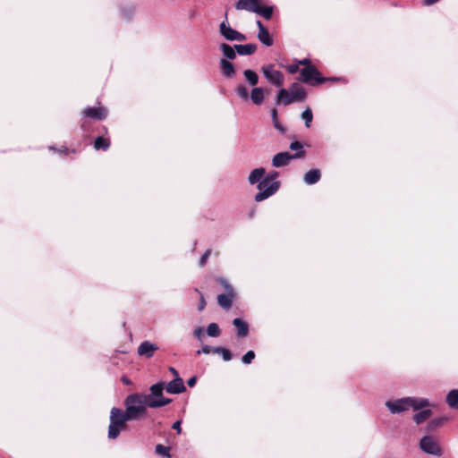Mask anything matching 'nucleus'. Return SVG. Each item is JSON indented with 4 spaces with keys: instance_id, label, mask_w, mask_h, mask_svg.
I'll list each match as a JSON object with an SVG mask.
<instances>
[{
    "instance_id": "nucleus-1",
    "label": "nucleus",
    "mask_w": 458,
    "mask_h": 458,
    "mask_svg": "<svg viewBox=\"0 0 458 458\" xmlns=\"http://www.w3.org/2000/svg\"><path fill=\"white\" fill-rule=\"evenodd\" d=\"M429 405V401L426 398H418L413 396L403 397L393 401H386V406L392 414H399L412 408L413 411L424 409Z\"/></svg>"
},
{
    "instance_id": "nucleus-2",
    "label": "nucleus",
    "mask_w": 458,
    "mask_h": 458,
    "mask_svg": "<svg viewBox=\"0 0 458 458\" xmlns=\"http://www.w3.org/2000/svg\"><path fill=\"white\" fill-rule=\"evenodd\" d=\"M148 402L143 393L129 394L124 400L126 413L133 420H139L144 416L148 406Z\"/></svg>"
},
{
    "instance_id": "nucleus-3",
    "label": "nucleus",
    "mask_w": 458,
    "mask_h": 458,
    "mask_svg": "<svg viewBox=\"0 0 458 458\" xmlns=\"http://www.w3.org/2000/svg\"><path fill=\"white\" fill-rule=\"evenodd\" d=\"M133 420L125 411L114 407L110 411V424L107 437L109 439H116L120 433L127 428V421Z\"/></svg>"
},
{
    "instance_id": "nucleus-4",
    "label": "nucleus",
    "mask_w": 458,
    "mask_h": 458,
    "mask_svg": "<svg viewBox=\"0 0 458 458\" xmlns=\"http://www.w3.org/2000/svg\"><path fill=\"white\" fill-rule=\"evenodd\" d=\"M277 176L278 173L276 171H271L266 176L264 175V178L257 186L259 192L254 198L257 202L267 199L278 191L280 183L276 181Z\"/></svg>"
},
{
    "instance_id": "nucleus-5",
    "label": "nucleus",
    "mask_w": 458,
    "mask_h": 458,
    "mask_svg": "<svg viewBox=\"0 0 458 458\" xmlns=\"http://www.w3.org/2000/svg\"><path fill=\"white\" fill-rule=\"evenodd\" d=\"M165 382H157L149 387V394H145V396L149 403V408L156 409L163 407L172 402L171 398L165 397L163 394L164 389H165Z\"/></svg>"
},
{
    "instance_id": "nucleus-6",
    "label": "nucleus",
    "mask_w": 458,
    "mask_h": 458,
    "mask_svg": "<svg viewBox=\"0 0 458 458\" xmlns=\"http://www.w3.org/2000/svg\"><path fill=\"white\" fill-rule=\"evenodd\" d=\"M298 80L303 83L310 84L311 86H316L322 84L327 81H336L337 78H325L322 77L320 72L314 65H310L302 68L300 71V77Z\"/></svg>"
},
{
    "instance_id": "nucleus-7",
    "label": "nucleus",
    "mask_w": 458,
    "mask_h": 458,
    "mask_svg": "<svg viewBox=\"0 0 458 458\" xmlns=\"http://www.w3.org/2000/svg\"><path fill=\"white\" fill-rule=\"evenodd\" d=\"M420 448L422 452L435 455L441 456L443 454L440 445L436 437L433 436H424L420 440Z\"/></svg>"
},
{
    "instance_id": "nucleus-8",
    "label": "nucleus",
    "mask_w": 458,
    "mask_h": 458,
    "mask_svg": "<svg viewBox=\"0 0 458 458\" xmlns=\"http://www.w3.org/2000/svg\"><path fill=\"white\" fill-rule=\"evenodd\" d=\"M219 32L221 36L229 41H243L246 39V36L236 30L233 29L227 21V15L225 19L219 25Z\"/></svg>"
},
{
    "instance_id": "nucleus-9",
    "label": "nucleus",
    "mask_w": 458,
    "mask_h": 458,
    "mask_svg": "<svg viewBox=\"0 0 458 458\" xmlns=\"http://www.w3.org/2000/svg\"><path fill=\"white\" fill-rule=\"evenodd\" d=\"M261 72L265 79L275 87H281L284 84V74L282 72L276 70L274 64H267L262 66Z\"/></svg>"
},
{
    "instance_id": "nucleus-10",
    "label": "nucleus",
    "mask_w": 458,
    "mask_h": 458,
    "mask_svg": "<svg viewBox=\"0 0 458 458\" xmlns=\"http://www.w3.org/2000/svg\"><path fill=\"white\" fill-rule=\"evenodd\" d=\"M299 154H290L289 152H279L276 154L272 158V166L274 167H283L286 166L290 164L293 159H298Z\"/></svg>"
},
{
    "instance_id": "nucleus-11",
    "label": "nucleus",
    "mask_w": 458,
    "mask_h": 458,
    "mask_svg": "<svg viewBox=\"0 0 458 458\" xmlns=\"http://www.w3.org/2000/svg\"><path fill=\"white\" fill-rule=\"evenodd\" d=\"M83 116L86 118H91L98 121H102L107 116V110L103 106H87L84 108Z\"/></svg>"
},
{
    "instance_id": "nucleus-12",
    "label": "nucleus",
    "mask_w": 458,
    "mask_h": 458,
    "mask_svg": "<svg viewBox=\"0 0 458 458\" xmlns=\"http://www.w3.org/2000/svg\"><path fill=\"white\" fill-rule=\"evenodd\" d=\"M165 386L166 392L171 394H179L186 391V387L182 377L174 378Z\"/></svg>"
},
{
    "instance_id": "nucleus-13",
    "label": "nucleus",
    "mask_w": 458,
    "mask_h": 458,
    "mask_svg": "<svg viewBox=\"0 0 458 458\" xmlns=\"http://www.w3.org/2000/svg\"><path fill=\"white\" fill-rule=\"evenodd\" d=\"M257 26L259 28L258 38L259 40L267 47H271L274 43L273 38L270 35L268 30L258 20Z\"/></svg>"
},
{
    "instance_id": "nucleus-14",
    "label": "nucleus",
    "mask_w": 458,
    "mask_h": 458,
    "mask_svg": "<svg viewBox=\"0 0 458 458\" xmlns=\"http://www.w3.org/2000/svg\"><path fill=\"white\" fill-rule=\"evenodd\" d=\"M158 346L149 341L142 342L138 347V354L148 359L152 358Z\"/></svg>"
},
{
    "instance_id": "nucleus-15",
    "label": "nucleus",
    "mask_w": 458,
    "mask_h": 458,
    "mask_svg": "<svg viewBox=\"0 0 458 458\" xmlns=\"http://www.w3.org/2000/svg\"><path fill=\"white\" fill-rule=\"evenodd\" d=\"M219 67L223 77L226 79H233L234 77L235 68L230 61L226 59H220Z\"/></svg>"
},
{
    "instance_id": "nucleus-16",
    "label": "nucleus",
    "mask_w": 458,
    "mask_h": 458,
    "mask_svg": "<svg viewBox=\"0 0 458 458\" xmlns=\"http://www.w3.org/2000/svg\"><path fill=\"white\" fill-rule=\"evenodd\" d=\"M297 102H302L306 98V91L303 87L294 82L291 85L288 90Z\"/></svg>"
},
{
    "instance_id": "nucleus-17",
    "label": "nucleus",
    "mask_w": 458,
    "mask_h": 458,
    "mask_svg": "<svg viewBox=\"0 0 458 458\" xmlns=\"http://www.w3.org/2000/svg\"><path fill=\"white\" fill-rule=\"evenodd\" d=\"M293 102H297L293 96L285 89L282 88L276 96V103L283 104L284 106H288Z\"/></svg>"
},
{
    "instance_id": "nucleus-18",
    "label": "nucleus",
    "mask_w": 458,
    "mask_h": 458,
    "mask_svg": "<svg viewBox=\"0 0 458 458\" xmlns=\"http://www.w3.org/2000/svg\"><path fill=\"white\" fill-rule=\"evenodd\" d=\"M265 90L261 87H254L250 94V99L256 106H260L264 102Z\"/></svg>"
},
{
    "instance_id": "nucleus-19",
    "label": "nucleus",
    "mask_w": 458,
    "mask_h": 458,
    "mask_svg": "<svg viewBox=\"0 0 458 458\" xmlns=\"http://www.w3.org/2000/svg\"><path fill=\"white\" fill-rule=\"evenodd\" d=\"M321 178L320 170L318 168L310 169L308 171L304 176L303 181L308 185H313L317 183Z\"/></svg>"
},
{
    "instance_id": "nucleus-20",
    "label": "nucleus",
    "mask_w": 458,
    "mask_h": 458,
    "mask_svg": "<svg viewBox=\"0 0 458 458\" xmlns=\"http://www.w3.org/2000/svg\"><path fill=\"white\" fill-rule=\"evenodd\" d=\"M233 325L237 328V336L239 338L244 337L248 335L249 326L248 324L240 318H236L233 320Z\"/></svg>"
},
{
    "instance_id": "nucleus-21",
    "label": "nucleus",
    "mask_w": 458,
    "mask_h": 458,
    "mask_svg": "<svg viewBox=\"0 0 458 458\" xmlns=\"http://www.w3.org/2000/svg\"><path fill=\"white\" fill-rule=\"evenodd\" d=\"M448 420L446 416L434 418L427 424L426 431L428 433L435 431L437 428L442 427Z\"/></svg>"
},
{
    "instance_id": "nucleus-22",
    "label": "nucleus",
    "mask_w": 458,
    "mask_h": 458,
    "mask_svg": "<svg viewBox=\"0 0 458 458\" xmlns=\"http://www.w3.org/2000/svg\"><path fill=\"white\" fill-rule=\"evenodd\" d=\"M234 48L240 55H250L257 50L256 44L234 45Z\"/></svg>"
},
{
    "instance_id": "nucleus-23",
    "label": "nucleus",
    "mask_w": 458,
    "mask_h": 458,
    "mask_svg": "<svg viewBox=\"0 0 458 458\" xmlns=\"http://www.w3.org/2000/svg\"><path fill=\"white\" fill-rule=\"evenodd\" d=\"M219 49L223 53V55L225 57L224 59L230 61V60H234L236 58L237 52H236L234 47H233L232 46L228 45L226 43H222L219 46Z\"/></svg>"
},
{
    "instance_id": "nucleus-24",
    "label": "nucleus",
    "mask_w": 458,
    "mask_h": 458,
    "mask_svg": "<svg viewBox=\"0 0 458 458\" xmlns=\"http://www.w3.org/2000/svg\"><path fill=\"white\" fill-rule=\"evenodd\" d=\"M266 174V170L263 167L256 168L252 170L248 177V181L250 184L259 183V182L264 178Z\"/></svg>"
},
{
    "instance_id": "nucleus-25",
    "label": "nucleus",
    "mask_w": 458,
    "mask_h": 458,
    "mask_svg": "<svg viewBox=\"0 0 458 458\" xmlns=\"http://www.w3.org/2000/svg\"><path fill=\"white\" fill-rule=\"evenodd\" d=\"M274 6H263L259 4L254 8V13L258 15L262 16L266 20H270L273 15Z\"/></svg>"
},
{
    "instance_id": "nucleus-26",
    "label": "nucleus",
    "mask_w": 458,
    "mask_h": 458,
    "mask_svg": "<svg viewBox=\"0 0 458 458\" xmlns=\"http://www.w3.org/2000/svg\"><path fill=\"white\" fill-rule=\"evenodd\" d=\"M432 415V411L429 409H424L416 412L413 415V420L416 424L420 425L423 423L426 420H428Z\"/></svg>"
},
{
    "instance_id": "nucleus-27",
    "label": "nucleus",
    "mask_w": 458,
    "mask_h": 458,
    "mask_svg": "<svg viewBox=\"0 0 458 458\" xmlns=\"http://www.w3.org/2000/svg\"><path fill=\"white\" fill-rule=\"evenodd\" d=\"M217 301L222 308L229 310L233 304V295L225 293L219 294L217 296Z\"/></svg>"
},
{
    "instance_id": "nucleus-28",
    "label": "nucleus",
    "mask_w": 458,
    "mask_h": 458,
    "mask_svg": "<svg viewBox=\"0 0 458 458\" xmlns=\"http://www.w3.org/2000/svg\"><path fill=\"white\" fill-rule=\"evenodd\" d=\"M446 403L451 408L458 409V389H453L447 394Z\"/></svg>"
},
{
    "instance_id": "nucleus-29",
    "label": "nucleus",
    "mask_w": 458,
    "mask_h": 458,
    "mask_svg": "<svg viewBox=\"0 0 458 458\" xmlns=\"http://www.w3.org/2000/svg\"><path fill=\"white\" fill-rule=\"evenodd\" d=\"M110 147V140L106 138H104L102 136L97 137L94 141V148L97 150L102 149V150H107Z\"/></svg>"
},
{
    "instance_id": "nucleus-30",
    "label": "nucleus",
    "mask_w": 458,
    "mask_h": 458,
    "mask_svg": "<svg viewBox=\"0 0 458 458\" xmlns=\"http://www.w3.org/2000/svg\"><path fill=\"white\" fill-rule=\"evenodd\" d=\"M243 75L250 85L255 86L259 82V76L256 72L247 69L243 72Z\"/></svg>"
},
{
    "instance_id": "nucleus-31",
    "label": "nucleus",
    "mask_w": 458,
    "mask_h": 458,
    "mask_svg": "<svg viewBox=\"0 0 458 458\" xmlns=\"http://www.w3.org/2000/svg\"><path fill=\"white\" fill-rule=\"evenodd\" d=\"M213 353L220 354L225 361H229L232 360V352L230 350L225 347H215L213 348Z\"/></svg>"
},
{
    "instance_id": "nucleus-32",
    "label": "nucleus",
    "mask_w": 458,
    "mask_h": 458,
    "mask_svg": "<svg viewBox=\"0 0 458 458\" xmlns=\"http://www.w3.org/2000/svg\"><path fill=\"white\" fill-rule=\"evenodd\" d=\"M271 118L273 122L274 127L278 130L282 134H284L286 131L285 127H284L278 121L277 117V110L276 108H273L271 111Z\"/></svg>"
},
{
    "instance_id": "nucleus-33",
    "label": "nucleus",
    "mask_w": 458,
    "mask_h": 458,
    "mask_svg": "<svg viewBox=\"0 0 458 458\" xmlns=\"http://www.w3.org/2000/svg\"><path fill=\"white\" fill-rule=\"evenodd\" d=\"M289 148L291 150L295 151L294 154L301 153L300 156L298 157V158H302L306 154V152L303 148L302 143L298 140H294V141L291 142Z\"/></svg>"
},
{
    "instance_id": "nucleus-34",
    "label": "nucleus",
    "mask_w": 458,
    "mask_h": 458,
    "mask_svg": "<svg viewBox=\"0 0 458 458\" xmlns=\"http://www.w3.org/2000/svg\"><path fill=\"white\" fill-rule=\"evenodd\" d=\"M255 7L256 6H252L249 0H238L235 4V8L237 10H244L254 13Z\"/></svg>"
},
{
    "instance_id": "nucleus-35",
    "label": "nucleus",
    "mask_w": 458,
    "mask_h": 458,
    "mask_svg": "<svg viewBox=\"0 0 458 458\" xmlns=\"http://www.w3.org/2000/svg\"><path fill=\"white\" fill-rule=\"evenodd\" d=\"M235 93L243 101H247L250 98L248 89L242 84H240L235 88Z\"/></svg>"
},
{
    "instance_id": "nucleus-36",
    "label": "nucleus",
    "mask_w": 458,
    "mask_h": 458,
    "mask_svg": "<svg viewBox=\"0 0 458 458\" xmlns=\"http://www.w3.org/2000/svg\"><path fill=\"white\" fill-rule=\"evenodd\" d=\"M121 16L125 20H129L132 17L135 13V7L132 5H125L121 8Z\"/></svg>"
},
{
    "instance_id": "nucleus-37",
    "label": "nucleus",
    "mask_w": 458,
    "mask_h": 458,
    "mask_svg": "<svg viewBox=\"0 0 458 458\" xmlns=\"http://www.w3.org/2000/svg\"><path fill=\"white\" fill-rule=\"evenodd\" d=\"M207 334L210 337H217L220 335L221 331L216 323H210L207 327Z\"/></svg>"
},
{
    "instance_id": "nucleus-38",
    "label": "nucleus",
    "mask_w": 458,
    "mask_h": 458,
    "mask_svg": "<svg viewBox=\"0 0 458 458\" xmlns=\"http://www.w3.org/2000/svg\"><path fill=\"white\" fill-rule=\"evenodd\" d=\"M301 118L305 122V126L307 128L310 127L312 119H313V114L310 107H307L302 113H301Z\"/></svg>"
},
{
    "instance_id": "nucleus-39",
    "label": "nucleus",
    "mask_w": 458,
    "mask_h": 458,
    "mask_svg": "<svg viewBox=\"0 0 458 458\" xmlns=\"http://www.w3.org/2000/svg\"><path fill=\"white\" fill-rule=\"evenodd\" d=\"M155 452L159 454V455H162L164 457H170V451H169V448L161 445V444H158L156 445L155 447Z\"/></svg>"
},
{
    "instance_id": "nucleus-40",
    "label": "nucleus",
    "mask_w": 458,
    "mask_h": 458,
    "mask_svg": "<svg viewBox=\"0 0 458 458\" xmlns=\"http://www.w3.org/2000/svg\"><path fill=\"white\" fill-rule=\"evenodd\" d=\"M255 358V352L253 351H248L242 358L244 364H250Z\"/></svg>"
},
{
    "instance_id": "nucleus-41",
    "label": "nucleus",
    "mask_w": 458,
    "mask_h": 458,
    "mask_svg": "<svg viewBox=\"0 0 458 458\" xmlns=\"http://www.w3.org/2000/svg\"><path fill=\"white\" fill-rule=\"evenodd\" d=\"M211 254V250H207L203 255L201 256L200 259H199V266L200 267H203L206 265L209 256Z\"/></svg>"
},
{
    "instance_id": "nucleus-42",
    "label": "nucleus",
    "mask_w": 458,
    "mask_h": 458,
    "mask_svg": "<svg viewBox=\"0 0 458 458\" xmlns=\"http://www.w3.org/2000/svg\"><path fill=\"white\" fill-rule=\"evenodd\" d=\"M213 348L214 347H211L209 345H203L202 348L200 350H198L196 353L197 355H199L201 353L209 354L210 352H213Z\"/></svg>"
},
{
    "instance_id": "nucleus-43",
    "label": "nucleus",
    "mask_w": 458,
    "mask_h": 458,
    "mask_svg": "<svg viewBox=\"0 0 458 458\" xmlns=\"http://www.w3.org/2000/svg\"><path fill=\"white\" fill-rule=\"evenodd\" d=\"M287 70L291 74L296 73L299 71L298 63L288 65Z\"/></svg>"
},
{
    "instance_id": "nucleus-44",
    "label": "nucleus",
    "mask_w": 458,
    "mask_h": 458,
    "mask_svg": "<svg viewBox=\"0 0 458 458\" xmlns=\"http://www.w3.org/2000/svg\"><path fill=\"white\" fill-rule=\"evenodd\" d=\"M203 328L201 327H196L193 331V335L194 336H196L198 339H201L202 335H203Z\"/></svg>"
},
{
    "instance_id": "nucleus-45",
    "label": "nucleus",
    "mask_w": 458,
    "mask_h": 458,
    "mask_svg": "<svg viewBox=\"0 0 458 458\" xmlns=\"http://www.w3.org/2000/svg\"><path fill=\"white\" fill-rule=\"evenodd\" d=\"M297 63L299 65H304L305 67L312 65L311 62L309 58H304V59L299 60V61H297Z\"/></svg>"
},
{
    "instance_id": "nucleus-46",
    "label": "nucleus",
    "mask_w": 458,
    "mask_h": 458,
    "mask_svg": "<svg viewBox=\"0 0 458 458\" xmlns=\"http://www.w3.org/2000/svg\"><path fill=\"white\" fill-rule=\"evenodd\" d=\"M49 149H50V150H54V151H58V153H59L60 155H62V154L66 155V154H68V152H69V149H68L67 148H64L63 149H57V148H55V147H49Z\"/></svg>"
},
{
    "instance_id": "nucleus-47",
    "label": "nucleus",
    "mask_w": 458,
    "mask_h": 458,
    "mask_svg": "<svg viewBox=\"0 0 458 458\" xmlns=\"http://www.w3.org/2000/svg\"><path fill=\"white\" fill-rule=\"evenodd\" d=\"M172 428L175 429L177 431L178 434L181 433L182 431V428H181V421L180 420H177L175 421L173 425H172Z\"/></svg>"
},
{
    "instance_id": "nucleus-48",
    "label": "nucleus",
    "mask_w": 458,
    "mask_h": 458,
    "mask_svg": "<svg viewBox=\"0 0 458 458\" xmlns=\"http://www.w3.org/2000/svg\"><path fill=\"white\" fill-rule=\"evenodd\" d=\"M196 382H197V377L195 376H193V377H191V378L188 379L187 385L190 387H193L196 385Z\"/></svg>"
},
{
    "instance_id": "nucleus-49",
    "label": "nucleus",
    "mask_w": 458,
    "mask_h": 458,
    "mask_svg": "<svg viewBox=\"0 0 458 458\" xmlns=\"http://www.w3.org/2000/svg\"><path fill=\"white\" fill-rule=\"evenodd\" d=\"M169 371L174 376V378L181 377L178 371L174 367H169Z\"/></svg>"
},
{
    "instance_id": "nucleus-50",
    "label": "nucleus",
    "mask_w": 458,
    "mask_h": 458,
    "mask_svg": "<svg viewBox=\"0 0 458 458\" xmlns=\"http://www.w3.org/2000/svg\"><path fill=\"white\" fill-rule=\"evenodd\" d=\"M439 0H423V4L424 5H427V6H429V5H432L436 3H437Z\"/></svg>"
},
{
    "instance_id": "nucleus-51",
    "label": "nucleus",
    "mask_w": 458,
    "mask_h": 458,
    "mask_svg": "<svg viewBox=\"0 0 458 458\" xmlns=\"http://www.w3.org/2000/svg\"><path fill=\"white\" fill-rule=\"evenodd\" d=\"M89 128V122H82L81 123V129L84 131H87Z\"/></svg>"
},
{
    "instance_id": "nucleus-52",
    "label": "nucleus",
    "mask_w": 458,
    "mask_h": 458,
    "mask_svg": "<svg viewBox=\"0 0 458 458\" xmlns=\"http://www.w3.org/2000/svg\"><path fill=\"white\" fill-rule=\"evenodd\" d=\"M221 283L224 284L225 288L227 290V291H233V289L231 288V286L228 284L227 281L225 279H221Z\"/></svg>"
},
{
    "instance_id": "nucleus-53",
    "label": "nucleus",
    "mask_w": 458,
    "mask_h": 458,
    "mask_svg": "<svg viewBox=\"0 0 458 458\" xmlns=\"http://www.w3.org/2000/svg\"><path fill=\"white\" fill-rule=\"evenodd\" d=\"M205 304H206V302H205L204 297L201 295L200 306H199V310H202L205 307Z\"/></svg>"
},
{
    "instance_id": "nucleus-54",
    "label": "nucleus",
    "mask_w": 458,
    "mask_h": 458,
    "mask_svg": "<svg viewBox=\"0 0 458 458\" xmlns=\"http://www.w3.org/2000/svg\"><path fill=\"white\" fill-rule=\"evenodd\" d=\"M252 6H258L260 4V0H249Z\"/></svg>"
},
{
    "instance_id": "nucleus-55",
    "label": "nucleus",
    "mask_w": 458,
    "mask_h": 458,
    "mask_svg": "<svg viewBox=\"0 0 458 458\" xmlns=\"http://www.w3.org/2000/svg\"><path fill=\"white\" fill-rule=\"evenodd\" d=\"M122 380L125 384H129L130 383V380L127 377H123Z\"/></svg>"
}]
</instances>
